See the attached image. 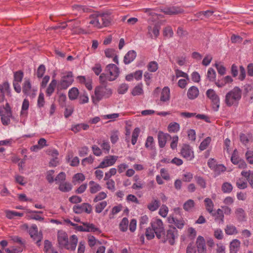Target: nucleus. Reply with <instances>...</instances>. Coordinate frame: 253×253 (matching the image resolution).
<instances>
[{
	"label": "nucleus",
	"instance_id": "nucleus-61",
	"mask_svg": "<svg viewBox=\"0 0 253 253\" xmlns=\"http://www.w3.org/2000/svg\"><path fill=\"white\" fill-rule=\"evenodd\" d=\"M226 168L223 165H216L214 170L217 173L220 174L221 172H224L226 170Z\"/></svg>",
	"mask_w": 253,
	"mask_h": 253
},
{
	"label": "nucleus",
	"instance_id": "nucleus-28",
	"mask_svg": "<svg viewBox=\"0 0 253 253\" xmlns=\"http://www.w3.org/2000/svg\"><path fill=\"white\" fill-rule=\"evenodd\" d=\"M89 125L86 124L82 123L77 124L72 126V130L75 133H77L80 131L81 129H83L84 130H86L89 128Z\"/></svg>",
	"mask_w": 253,
	"mask_h": 253
},
{
	"label": "nucleus",
	"instance_id": "nucleus-7",
	"mask_svg": "<svg viewBox=\"0 0 253 253\" xmlns=\"http://www.w3.org/2000/svg\"><path fill=\"white\" fill-rule=\"evenodd\" d=\"M74 81L73 74L71 72H68L66 76L62 77L60 83L57 85L59 89H66L72 84Z\"/></svg>",
	"mask_w": 253,
	"mask_h": 253
},
{
	"label": "nucleus",
	"instance_id": "nucleus-8",
	"mask_svg": "<svg viewBox=\"0 0 253 253\" xmlns=\"http://www.w3.org/2000/svg\"><path fill=\"white\" fill-rule=\"evenodd\" d=\"M105 72L108 74V80L113 81L119 76V69L118 67L114 64L108 65L105 68Z\"/></svg>",
	"mask_w": 253,
	"mask_h": 253
},
{
	"label": "nucleus",
	"instance_id": "nucleus-35",
	"mask_svg": "<svg viewBox=\"0 0 253 253\" xmlns=\"http://www.w3.org/2000/svg\"><path fill=\"white\" fill-rule=\"evenodd\" d=\"M59 189L64 192H69L72 189V185L68 182H62L60 183Z\"/></svg>",
	"mask_w": 253,
	"mask_h": 253
},
{
	"label": "nucleus",
	"instance_id": "nucleus-48",
	"mask_svg": "<svg viewBox=\"0 0 253 253\" xmlns=\"http://www.w3.org/2000/svg\"><path fill=\"white\" fill-rule=\"evenodd\" d=\"M132 94L134 96L139 95L143 93L142 84L136 85L132 91Z\"/></svg>",
	"mask_w": 253,
	"mask_h": 253
},
{
	"label": "nucleus",
	"instance_id": "nucleus-21",
	"mask_svg": "<svg viewBox=\"0 0 253 253\" xmlns=\"http://www.w3.org/2000/svg\"><path fill=\"white\" fill-rule=\"evenodd\" d=\"M0 116H12L11 109L8 103L5 106H0Z\"/></svg>",
	"mask_w": 253,
	"mask_h": 253
},
{
	"label": "nucleus",
	"instance_id": "nucleus-25",
	"mask_svg": "<svg viewBox=\"0 0 253 253\" xmlns=\"http://www.w3.org/2000/svg\"><path fill=\"white\" fill-rule=\"evenodd\" d=\"M235 214L237 220L239 221H243L246 219V214L242 208H238L235 211Z\"/></svg>",
	"mask_w": 253,
	"mask_h": 253
},
{
	"label": "nucleus",
	"instance_id": "nucleus-16",
	"mask_svg": "<svg viewBox=\"0 0 253 253\" xmlns=\"http://www.w3.org/2000/svg\"><path fill=\"white\" fill-rule=\"evenodd\" d=\"M196 246L198 253H207V248L204 238L199 236L196 241Z\"/></svg>",
	"mask_w": 253,
	"mask_h": 253
},
{
	"label": "nucleus",
	"instance_id": "nucleus-57",
	"mask_svg": "<svg viewBox=\"0 0 253 253\" xmlns=\"http://www.w3.org/2000/svg\"><path fill=\"white\" fill-rule=\"evenodd\" d=\"M236 185L238 188L243 189L247 187V183L241 179H239L236 182Z\"/></svg>",
	"mask_w": 253,
	"mask_h": 253
},
{
	"label": "nucleus",
	"instance_id": "nucleus-60",
	"mask_svg": "<svg viewBox=\"0 0 253 253\" xmlns=\"http://www.w3.org/2000/svg\"><path fill=\"white\" fill-rule=\"evenodd\" d=\"M154 232L152 229L148 228L146 229L145 236L147 239L151 240L154 237Z\"/></svg>",
	"mask_w": 253,
	"mask_h": 253
},
{
	"label": "nucleus",
	"instance_id": "nucleus-10",
	"mask_svg": "<svg viewBox=\"0 0 253 253\" xmlns=\"http://www.w3.org/2000/svg\"><path fill=\"white\" fill-rule=\"evenodd\" d=\"M29 234L31 237L36 242L38 246H40V242L42 239V234L41 232L38 233V228L36 225H32L29 229Z\"/></svg>",
	"mask_w": 253,
	"mask_h": 253
},
{
	"label": "nucleus",
	"instance_id": "nucleus-2",
	"mask_svg": "<svg viewBox=\"0 0 253 253\" xmlns=\"http://www.w3.org/2000/svg\"><path fill=\"white\" fill-rule=\"evenodd\" d=\"M89 18L90 19L89 24L99 29L109 26L112 20L110 15L106 13L91 14Z\"/></svg>",
	"mask_w": 253,
	"mask_h": 253
},
{
	"label": "nucleus",
	"instance_id": "nucleus-47",
	"mask_svg": "<svg viewBox=\"0 0 253 253\" xmlns=\"http://www.w3.org/2000/svg\"><path fill=\"white\" fill-rule=\"evenodd\" d=\"M147 67L149 71L154 72L158 69V65L156 61H151L148 64Z\"/></svg>",
	"mask_w": 253,
	"mask_h": 253
},
{
	"label": "nucleus",
	"instance_id": "nucleus-12",
	"mask_svg": "<svg viewBox=\"0 0 253 253\" xmlns=\"http://www.w3.org/2000/svg\"><path fill=\"white\" fill-rule=\"evenodd\" d=\"M161 11L167 15H177L184 12L183 9L176 6L166 7L161 9Z\"/></svg>",
	"mask_w": 253,
	"mask_h": 253
},
{
	"label": "nucleus",
	"instance_id": "nucleus-51",
	"mask_svg": "<svg viewBox=\"0 0 253 253\" xmlns=\"http://www.w3.org/2000/svg\"><path fill=\"white\" fill-rule=\"evenodd\" d=\"M45 71V66L42 64L40 65L37 69V76L38 78H41L43 76Z\"/></svg>",
	"mask_w": 253,
	"mask_h": 253
},
{
	"label": "nucleus",
	"instance_id": "nucleus-45",
	"mask_svg": "<svg viewBox=\"0 0 253 253\" xmlns=\"http://www.w3.org/2000/svg\"><path fill=\"white\" fill-rule=\"evenodd\" d=\"M221 188L224 193H229L232 191L233 187L230 183L228 182H225L222 184Z\"/></svg>",
	"mask_w": 253,
	"mask_h": 253
},
{
	"label": "nucleus",
	"instance_id": "nucleus-5",
	"mask_svg": "<svg viewBox=\"0 0 253 253\" xmlns=\"http://www.w3.org/2000/svg\"><path fill=\"white\" fill-rule=\"evenodd\" d=\"M177 230L174 227H170L167 231V234L162 235L161 240L162 243H165L168 241L170 245H173L174 244L175 236L177 234Z\"/></svg>",
	"mask_w": 253,
	"mask_h": 253
},
{
	"label": "nucleus",
	"instance_id": "nucleus-6",
	"mask_svg": "<svg viewBox=\"0 0 253 253\" xmlns=\"http://www.w3.org/2000/svg\"><path fill=\"white\" fill-rule=\"evenodd\" d=\"M152 230L155 232L158 239H161L164 235V227L162 221L160 219H156L151 223Z\"/></svg>",
	"mask_w": 253,
	"mask_h": 253
},
{
	"label": "nucleus",
	"instance_id": "nucleus-14",
	"mask_svg": "<svg viewBox=\"0 0 253 253\" xmlns=\"http://www.w3.org/2000/svg\"><path fill=\"white\" fill-rule=\"evenodd\" d=\"M74 22L73 25L72 26V28L71 30L72 31L73 34H86V33L85 31L80 27V25L81 24L80 21L75 20L74 19L68 20L66 21V22Z\"/></svg>",
	"mask_w": 253,
	"mask_h": 253
},
{
	"label": "nucleus",
	"instance_id": "nucleus-63",
	"mask_svg": "<svg viewBox=\"0 0 253 253\" xmlns=\"http://www.w3.org/2000/svg\"><path fill=\"white\" fill-rule=\"evenodd\" d=\"M243 39L239 36L233 35L231 37V41L232 43H241L242 42Z\"/></svg>",
	"mask_w": 253,
	"mask_h": 253
},
{
	"label": "nucleus",
	"instance_id": "nucleus-22",
	"mask_svg": "<svg viewBox=\"0 0 253 253\" xmlns=\"http://www.w3.org/2000/svg\"><path fill=\"white\" fill-rule=\"evenodd\" d=\"M199 95L198 88L193 86L190 87L187 92V96L190 99H194L198 97Z\"/></svg>",
	"mask_w": 253,
	"mask_h": 253
},
{
	"label": "nucleus",
	"instance_id": "nucleus-26",
	"mask_svg": "<svg viewBox=\"0 0 253 253\" xmlns=\"http://www.w3.org/2000/svg\"><path fill=\"white\" fill-rule=\"evenodd\" d=\"M240 245V241L237 239L233 240L230 245V253H237Z\"/></svg>",
	"mask_w": 253,
	"mask_h": 253
},
{
	"label": "nucleus",
	"instance_id": "nucleus-53",
	"mask_svg": "<svg viewBox=\"0 0 253 253\" xmlns=\"http://www.w3.org/2000/svg\"><path fill=\"white\" fill-rule=\"evenodd\" d=\"M173 32L170 26L166 27L164 30V36L169 38H171L173 36Z\"/></svg>",
	"mask_w": 253,
	"mask_h": 253
},
{
	"label": "nucleus",
	"instance_id": "nucleus-46",
	"mask_svg": "<svg viewBox=\"0 0 253 253\" xmlns=\"http://www.w3.org/2000/svg\"><path fill=\"white\" fill-rule=\"evenodd\" d=\"M107 204L106 201H102L97 204L95 206V211L97 213H100L106 207Z\"/></svg>",
	"mask_w": 253,
	"mask_h": 253
},
{
	"label": "nucleus",
	"instance_id": "nucleus-58",
	"mask_svg": "<svg viewBox=\"0 0 253 253\" xmlns=\"http://www.w3.org/2000/svg\"><path fill=\"white\" fill-rule=\"evenodd\" d=\"M176 33L180 38H183L188 35V32L181 27L177 28Z\"/></svg>",
	"mask_w": 253,
	"mask_h": 253
},
{
	"label": "nucleus",
	"instance_id": "nucleus-64",
	"mask_svg": "<svg viewBox=\"0 0 253 253\" xmlns=\"http://www.w3.org/2000/svg\"><path fill=\"white\" fill-rule=\"evenodd\" d=\"M95 75H99L102 71L101 66L100 64H96L94 67L92 68Z\"/></svg>",
	"mask_w": 253,
	"mask_h": 253
},
{
	"label": "nucleus",
	"instance_id": "nucleus-11",
	"mask_svg": "<svg viewBox=\"0 0 253 253\" xmlns=\"http://www.w3.org/2000/svg\"><path fill=\"white\" fill-rule=\"evenodd\" d=\"M73 211L78 214L81 213L83 212L90 213L92 211V207L88 203H83L80 206H74Z\"/></svg>",
	"mask_w": 253,
	"mask_h": 253
},
{
	"label": "nucleus",
	"instance_id": "nucleus-29",
	"mask_svg": "<svg viewBox=\"0 0 253 253\" xmlns=\"http://www.w3.org/2000/svg\"><path fill=\"white\" fill-rule=\"evenodd\" d=\"M84 226H85V232H101L98 228L96 227L92 223H89L87 222L83 223Z\"/></svg>",
	"mask_w": 253,
	"mask_h": 253
},
{
	"label": "nucleus",
	"instance_id": "nucleus-13",
	"mask_svg": "<svg viewBox=\"0 0 253 253\" xmlns=\"http://www.w3.org/2000/svg\"><path fill=\"white\" fill-rule=\"evenodd\" d=\"M116 156H109L106 157L103 161L100 164L98 168H104L113 165L118 159Z\"/></svg>",
	"mask_w": 253,
	"mask_h": 253
},
{
	"label": "nucleus",
	"instance_id": "nucleus-42",
	"mask_svg": "<svg viewBox=\"0 0 253 253\" xmlns=\"http://www.w3.org/2000/svg\"><path fill=\"white\" fill-rule=\"evenodd\" d=\"M216 77V73L215 71L211 68H209L207 73V78L211 82L215 81Z\"/></svg>",
	"mask_w": 253,
	"mask_h": 253
},
{
	"label": "nucleus",
	"instance_id": "nucleus-20",
	"mask_svg": "<svg viewBox=\"0 0 253 253\" xmlns=\"http://www.w3.org/2000/svg\"><path fill=\"white\" fill-rule=\"evenodd\" d=\"M136 53L134 50L129 51L125 56L124 62L125 64H128L132 62L136 58Z\"/></svg>",
	"mask_w": 253,
	"mask_h": 253
},
{
	"label": "nucleus",
	"instance_id": "nucleus-55",
	"mask_svg": "<svg viewBox=\"0 0 253 253\" xmlns=\"http://www.w3.org/2000/svg\"><path fill=\"white\" fill-rule=\"evenodd\" d=\"M66 178V174L64 172H61L59 173L55 177L54 180L56 182L62 183L64 181Z\"/></svg>",
	"mask_w": 253,
	"mask_h": 253
},
{
	"label": "nucleus",
	"instance_id": "nucleus-50",
	"mask_svg": "<svg viewBox=\"0 0 253 253\" xmlns=\"http://www.w3.org/2000/svg\"><path fill=\"white\" fill-rule=\"evenodd\" d=\"M176 78H178L179 77H183L185 78L187 80H189V78L188 74L186 73L183 72V71L179 70L176 69L175 70Z\"/></svg>",
	"mask_w": 253,
	"mask_h": 253
},
{
	"label": "nucleus",
	"instance_id": "nucleus-49",
	"mask_svg": "<svg viewBox=\"0 0 253 253\" xmlns=\"http://www.w3.org/2000/svg\"><path fill=\"white\" fill-rule=\"evenodd\" d=\"M179 129V125L178 123H170L168 126V129L169 132H176Z\"/></svg>",
	"mask_w": 253,
	"mask_h": 253
},
{
	"label": "nucleus",
	"instance_id": "nucleus-19",
	"mask_svg": "<svg viewBox=\"0 0 253 253\" xmlns=\"http://www.w3.org/2000/svg\"><path fill=\"white\" fill-rule=\"evenodd\" d=\"M4 91L8 94L10 93L9 84L7 82L0 84V102H3L5 99Z\"/></svg>",
	"mask_w": 253,
	"mask_h": 253
},
{
	"label": "nucleus",
	"instance_id": "nucleus-17",
	"mask_svg": "<svg viewBox=\"0 0 253 253\" xmlns=\"http://www.w3.org/2000/svg\"><path fill=\"white\" fill-rule=\"evenodd\" d=\"M159 145L161 148H163L166 143L167 141L171 139L170 135L168 133H165L160 131L158 133Z\"/></svg>",
	"mask_w": 253,
	"mask_h": 253
},
{
	"label": "nucleus",
	"instance_id": "nucleus-24",
	"mask_svg": "<svg viewBox=\"0 0 253 253\" xmlns=\"http://www.w3.org/2000/svg\"><path fill=\"white\" fill-rule=\"evenodd\" d=\"M170 90L168 87H165L161 92L160 100L163 102H166L169 100Z\"/></svg>",
	"mask_w": 253,
	"mask_h": 253
},
{
	"label": "nucleus",
	"instance_id": "nucleus-4",
	"mask_svg": "<svg viewBox=\"0 0 253 253\" xmlns=\"http://www.w3.org/2000/svg\"><path fill=\"white\" fill-rule=\"evenodd\" d=\"M94 93L92 100L93 103L96 104L103 98L109 97L112 93V91L105 84H102L95 88Z\"/></svg>",
	"mask_w": 253,
	"mask_h": 253
},
{
	"label": "nucleus",
	"instance_id": "nucleus-3",
	"mask_svg": "<svg viewBox=\"0 0 253 253\" xmlns=\"http://www.w3.org/2000/svg\"><path fill=\"white\" fill-rule=\"evenodd\" d=\"M242 90L239 87H235L225 95V103L228 107L237 106L241 99Z\"/></svg>",
	"mask_w": 253,
	"mask_h": 253
},
{
	"label": "nucleus",
	"instance_id": "nucleus-31",
	"mask_svg": "<svg viewBox=\"0 0 253 253\" xmlns=\"http://www.w3.org/2000/svg\"><path fill=\"white\" fill-rule=\"evenodd\" d=\"M206 210L210 213L213 212L214 204L212 200L210 198H206L204 200Z\"/></svg>",
	"mask_w": 253,
	"mask_h": 253
},
{
	"label": "nucleus",
	"instance_id": "nucleus-33",
	"mask_svg": "<svg viewBox=\"0 0 253 253\" xmlns=\"http://www.w3.org/2000/svg\"><path fill=\"white\" fill-rule=\"evenodd\" d=\"M89 185L90 186V192L91 193H95L101 190V186L93 181H90L89 182Z\"/></svg>",
	"mask_w": 253,
	"mask_h": 253
},
{
	"label": "nucleus",
	"instance_id": "nucleus-36",
	"mask_svg": "<svg viewBox=\"0 0 253 253\" xmlns=\"http://www.w3.org/2000/svg\"><path fill=\"white\" fill-rule=\"evenodd\" d=\"M79 95V90L76 87H73L69 90L68 96L71 100L76 99Z\"/></svg>",
	"mask_w": 253,
	"mask_h": 253
},
{
	"label": "nucleus",
	"instance_id": "nucleus-18",
	"mask_svg": "<svg viewBox=\"0 0 253 253\" xmlns=\"http://www.w3.org/2000/svg\"><path fill=\"white\" fill-rule=\"evenodd\" d=\"M160 26L159 24H155L153 27L151 26L148 27V34L152 39H156L159 35Z\"/></svg>",
	"mask_w": 253,
	"mask_h": 253
},
{
	"label": "nucleus",
	"instance_id": "nucleus-27",
	"mask_svg": "<svg viewBox=\"0 0 253 253\" xmlns=\"http://www.w3.org/2000/svg\"><path fill=\"white\" fill-rule=\"evenodd\" d=\"M160 201L157 199H153V200L147 205V208L151 211H156L160 207Z\"/></svg>",
	"mask_w": 253,
	"mask_h": 253
},
{
	"label": "nucleus",
	"instance_id": "nucleus-56",
	"mask_svg": "<svg viewBox=\"0 0 253 253\" xmlns=\"http://www.w3.org/2000/svg\"><path fill=\"white\" fill-rule=\"evenodd\" d=\"M168 208L165 205H163L159 210V214L164 217H165L168 212Z\"/></svg>",
	"mask_w": 253,
	"mask_h": 253
},
{
	"label": "nucleus",
	"instance_id": "nucleus-30",
	"mask_svg": "<svg viewBox=\"0 0 253 253\" xmlns=\"http://www.w3.org/2000/svg\"><path fill=\"white\" fill-rule=\"evenodd\" d=\"M241 174L247 178L251 187L253 188V172L251 170L248 171H243L241 172Z\"/></svg>",
	"mask_w": 253,
	"mask_h": 253
},
{
	"label": "nucleus",
	"instance_id": "nucleus-52",
	"mask_svg": "<svg viewBox=\"0 0 253 253\" xmlns=\"http://www.w3.org/2000/svg\"><path fill=\"white\" fill-rule=\"evenodd\" d=\"M23 77V73L21 71H18L14 73V80L13 82L20 83L22 81Z\"/></svg>",
	"mask_w": 253,
	"mask_h": 253
},
{
	"label": "nucleus",
	"instance_id": "nucleus-59",
	"mask_svg": "<svg viewBox=\"0 0 253 253\" xmlns=\"http://www.w3.org/2000/svg\"><path fill=\"white\" fill-rule=\"evenodd\" d=\"M106 196L107 195L105 192H100L96 196L93 200V201L94 202H97L98 201L104 199L106 198Z\"/></svg>",
	"mask_w": 253,
	"mask_h": 253
},
{
	"label": "nucleus",
	"instance_id": "nucleus-15",
	"mask_svg": "<svg viewBox=\"0 0 253 253\" xmlns=\"http://www.w3.org/2000/svg\"><path fill=\"white\" fill-rule=\"evenodd\" d=\"M180 153L181 155L188 160H191L194 157L190 146L187 144L183 145Z\"/></svg>",
	"mask_w": 253,
	"mask_h": 253
},
{
	"label": "nucleus",
	"instance_id": "nucleus-23",
	"mask_svg": "<svg viewBox=\"0 0 253 253\" xmlns=\"http://www.w3.org/2000/svg\"><path fill=\"white\" fill-rule=\"evenodd\" d=\"M211 215L215 217V221H219L222 223H223L224 215L223 211L222 210L218 209L217 210L216 212H212V213H211Z\"/></svg>",
	"mask_w": 253,
	"mask_h": 253
},
{
	"label": "nucleus",
	"instance_id": "nucleus-39",
	"mask_svg": "<svg viewBox=\"0 0 253 253\" xmlns=\"http://www.w3.org/2000/svg\"><path fill=\"white\" fill-rule=\"evenodd\" d=\"M225 232L228 235L236 234L238 232L236 227L233 225H227Z\"/></svg>",
	"mask_w": 253,
	"mask_h": 253
},
{
	"label": "nucleus",
	"instance_id": "nucleus-62",
	"mask_svg": "<svg viewBox=\"0 0 253 253\" xmlns=\"http://www.w3.org/2000/svg\"><path fill=\"white\" fill-rule=\"evenodd\" d=\"M128 85L126 84H122L118 88V91L119 94L125 93L128 89Z\"/></svg>",
	"mask_w": 253,
	"mask_h": 253
},
{
	"label": "nucleus",
	"instance_id": "nucleus-1",
	"mask_svg": "<svg viewBox=\"0 0 253 253\" xmlns=\"http://www.w3.org/2000/svg\"><path fill=\"white\" fill-rule=\"evenodd\" d=\"M58 242L61 248L74 251L78 243V238L75 235H73L71 236L70 242H69L67 234L64 231H59L58 232Z\"/></svg>",
	"mask_w": 253,
	"mask_h": 253
},
{
	"label": "nucleus",
	"instance_id": "nucleus-34",
	"mask_svg": "<svg viewBox=\"0 0 253 253\" xmlns=\"http://www.w3.org/2000/svg\"><path fill=\"white\" fill-rule=\"evenodd\" d=\"M23 92L26 95H30L31 92V84L29 80L25 81L23 86Z\"/></svg>",
	"mask_w": 253,
	"mask_h": 253
},
{
	"label": "nucleus",
	"instance_id": "nucleus-32",
	"mask_svg": "<svg viewBox=\"0 0 253 253\" xmlns=\"http://www.w3.org/2000/svg\"><path fill=\"white\" fill-rule=\"evenodd\" d=\"M57 85V81L55 80H52L47 88L46 93L48 96H50L54 92L55 87Z\"/></svg>",
	"mask_w": 253,
	"mask_h": 253
},
{
	"label": "nucleus",
	"instance_id": "nucleus-41",
	"mask_svg": "<svg viewBox=\"0 0 253 253\" xmlns=\"http://www.w3.org/2000/svg\"><path fill=\"white\" fill-rule=\"evenodd\" d=\"M140 129L138 127H136L133 131L131 138V143L132 145L135 144L137 138L139 135Z\"/></svg>",
	"mask_w": 253,
	"mask_h": 253
},
{
	"label": "nucleus",
	"instance_id": "nucleus-54",
	"mask_svg": "<svg viewBox=\"0 0 253 253\" xmlns=\"http://www.w3.org/2000/svg\"><path fill=\"white\" fill-rule=\"evenodd\" d=\"M245 156L248 162L250 164H253V151L251 150L247 151Z\"/></svg>",
	"mask_w": 253,
	"mask_h": 253
},
{
	"label": "nucleus",
	"instance_id": "nucleus-43",
	"mask_svg": "<svg viewBox=\"0 0 253 253\" xmlns=\"http://www.w3.org/2000/svg\"><path fill=\"white\" fill-rule=\"evenodd\" d=\"M128 220L126 217H124L120 223V228L121 231L124 232L126 231L128 227Z\"/></svg>",
	"mask_w": 253,
	"mask_h": 253
},
{
	"label": "nucleus",
	"instance_id": "nucleus-37",
	"mask_svg": "<svg viewBox=\"0 0 253 253\" xmlns=\"http://www.w3.org/2000/svg\"><path fill=\"white\" fill-rule=\"evenodd\" d=\"M73 9L74 12L75 13V14H76V15L78 14L77 12H88V11L89 10V9L86 7H84L81 5H75L73 6Z\"/></svg>",
	"mask_w": 253,
	"mask_h": 253
},
{
	"label": "nucleus",
	"instance_id": "nucleus-38",
	"mask_svg": "<svg viewBox=\"0 0 253 253\" xmlns=\"http://www.w3.org/2000/svg\"><path fill=\"white\" fill-rule=\"evenodd\" d=\"M195 206V202L193 200L190 199L183 204V209L186 211H189Z\"/></svg>",
	"mask_w": 253,
	"mask_h": 253
},
{
	"label": "nucleus",
	"instance_id": "nucleus-44",
	"mask_svg": "<svg viewBox=\"0 0 253 253\" xmlns=\"http://www.w3.org/2000/svg\"><path fill=\"white\" fill-rule=\"evenodd\" d=\"M197 183L202 188L205 189L206 188V181L201 176H196L195 177Z\"/></svg>",
	"mask_w": 253,
	"mask_h": 253
},
{
	"label": "nucleus",
	"instance_id": "nucleus-9",
	"mask_svg": "<svg viewBox=\"0 0 253 253\" xmlns=\"http://www.w3.org/2000/svg\"><path fill=\"white\" fill-rule=\"evenodd\" d=\"M206 94L212 102V108L213 110L217 111L219 107V97L216 94L215 92L212 89H208L206 92Z\"/></svg>",
	"mask_w": 253,
	"mask_h": 253
},
{
	"label": "nucleus",
	"instance_id": "nucleus-40",
	"mask_svg": "<svg viewBox=\"0 0 253 253\" xmlns=\"http://www.w3.org/2000/svg\"><path fill=\"white\" fill-rule=\"evenodd\" d=\"M211 141V138L208 137L205 138L200 144L199 149L201 151L205 150Z\"/></svg>",
	"mask_w": 253,
	"mask_h": 253
}]
</instances>
